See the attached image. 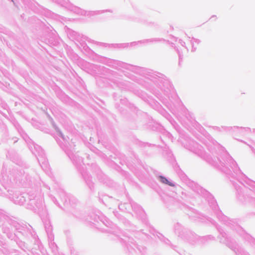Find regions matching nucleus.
I'll return each mask as SVG.
<instances>
[{"label":"nucleus","instance_id":"1","mask_svg":"<svg viewBox=\"0 0 255 255\" xmlns=\"http://www.w3.org/2000/svg\"><path fill=\"white\" fill-rule=\"evenodd\" d=\"M160 181L164 183V184H168V185L170 186H174V184H173L172 183L169 182L165 177H163V176H160Z\"/></svg>","mask_w":255,"mask_h":255}]
</instances>
